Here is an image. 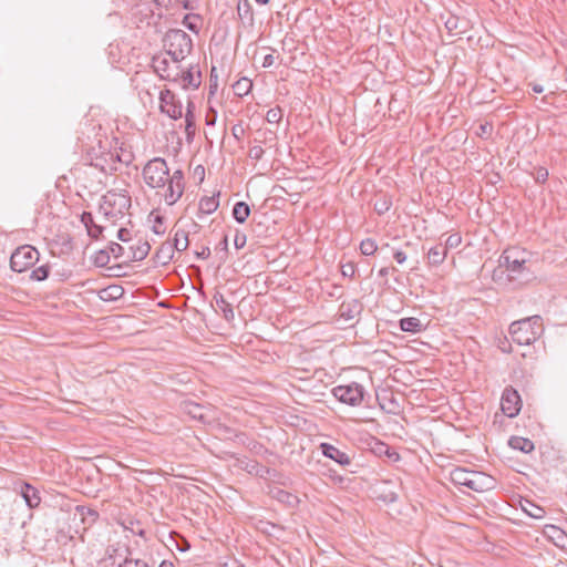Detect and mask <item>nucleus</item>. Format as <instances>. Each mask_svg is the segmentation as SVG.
I'll return each mask as SVG.
<instances>
[{
  "label": "nucleus",
  "instance_id": "1",
  "mask_svg": "<svg viewBox=\"0 0 567 567\" xmlns=\"http://www.w3.org/2000/svg\"><path fill=\"white\" fill-rule=\"evenodd\" d=\"M145 184L153 189H163V197L168 206L174 205L184 194V173L176 169L169 174L167 163L162 157L150 159L142 171Z\"/></svg>",
  "mask_w": 567,
  "mask_h": 567
},
{
  "label": "nucleus",
  "instance_id": "2",
  "mask_svg": "<svg viewBox=\"0 0 567 567\" xmlns=\"http://www.w3.org/2000/svg\"><path fill=\"white\" fill-rule=\"evenodd\" d=\"M530 254L519 247H511L499 257V268H505L509 280L528 279L530 271L527 266Z\"/></svg>",
  "mask_w": 567,
  "mask_h": 567
},
{
  "label": "nucleus",
  "instance_id": "3",
  "mask_svg": "<svg viewBox=\"0 0 567 567\" xmlns=\"http://www.w3.org/2000/svg\"><path fill=\"white\" fill-rule=\"evenodd\" d=\"M164 49L174 63H181L193 50V40L181 29L168 30L163 38Z\"/></svg>",
  "mask_w": 567,
  "mask_h": 567
},
{
  "label": "nucleus",
  "instance_id": "4",
  "mask_svg": "<svg viewBox=\"0 0 567 567\" xmlns=\"http://www.w3.org/2000/svg\"><path fill=\"white\" fill-rule=\"evenodd\" d=\"M543 333V322L539 316L528 317L513 322L509 326V334L514 342L528 346L535 342Z\"/></svg>",
  "mask_w": 567,
  "mask_h": 567
},
{
  "label": "nucleus",
  "instance_id": "5",
  "mask_svg": "<svg viewBox=\"0 0 567 567\" xmlns=\"http://www.w3.org/2000/svg\"><path fill=\"white\" fill-rule=\"evenodd\" d=\"M131 207V196L127 192L107 190L102 196L100 203V212L105 218L116 220L123 217L125 212Z\"/></svg>",
  "mask_w": 567,
  "mask_h": 567
},
{
  "label": "nucleus",
  "instance_id": "6",
  "mask_svg": "<svg viewBox=\"0 0 567 567\" xmlns=\"http://www.w3.org/2000/svg\"><path fill=\"white\" fill-rule=\"evenodd\" d=\"M451 481L455 485L466 486L475 492H484L492 488L493 480L481 472L456 467L450 473Z\"/></svg>",
  "mask_w": 567,
  "mask_h": 567
},
{
  "label": "nucleus",
  "instance_id": "7",
  "mask_svg": "<svg viewBox=\"0 0 567 567\" xmlns=\"http://www.w3.org/2000/svg\"><path fill=\"white\" fill-rule=\"evenodd\" d=\"M39 251L30 245L18 247L11 255L10 268L16 272L25 271L39 260Z\"/></svg>",
  "mask_w": 567,
  "mask_h": 567
},
{
  "label": "nucleus",
  "instance_id": "8",
  "mask_svg": "<svg viewBox=\"0 0 567 567\" xmlns=\"http://www.w3.org/2000/svg\"><path fill=\"white\" fill-rule=\"evenodd\" d=\"M332 393L338 401L351 406H358L363 401L364 388L359 383L352 382L333 388Z\"/></svg>",
  "mask_w": 567,
  "mask_h": 567
},
{
  "label": "nucleus",
  "instance_id": "9",
  "mask_svg": "<svg viewBox=\"0 0 567 567\" xmlns=\"http://www.w3.org/2000/svg\"><path fill=\"white\" fill-rule=\"evenodd\" d=\"M151 66L162 80L174 82L177 80L181 65L174 63L172 59L168 60L165 55L158 54L153 56Z\"/></svg>",
  "mask_w": 567,
  "mask_h": 567
},
{
  "label": "nucleus",
  "instance_id": "10",
  "mask_svg": "<svg viewBox=\"0 0 567 567\" xmlns=\"http://www.w3.org/2000/svg\"><path fill=\"white\" fill-rule=\"evenodd\" d=\"M159 110L172 120H178L183 116L182 102L169 89H164L159 93Z\"/></svg>",
  "mask_w": 567,
  "mask_h": 567
},
{
  "label": "nucleus",
  "instance_id": "11",
  "mask_svg": "<svg viewBox=\"0 0 567 567\" xmlns=\"http://www.w3.org/2000/svg\"><path fill=\"white\" fill-rule=\"evenodd\" d=\"M439 384L437 380L427 379V416L433 420L440 419L447 410V399L444 394L436 398L430 395V391H435V385Z\"/></svg>",
  "mask_w": 567,
  "mask_h": 567
},
{
  "label": "nucleus",
  "instance_id": "12",
  "mask_svg": "<svg viewBox=\"0 0 567 567\" xmlns=\"http://www.w3.org/2000/svg\"><path fill=\"white\" fill-rule=\"evenodd\" d=\"M202 71L198 64H190L187 69L179 66L177 80L174 83L181 84L184 90H197L202 84Z\"/></svg>",
  "mask_w": 567,
  "mask_h": 567
},
{
  "label": "nucleus",
  "instance_id": "13",
  "mask_svg": "<svg viewBox=\"0 0 567 567\" xmlns=\"http://www.w3.org/2000/svg\"><path fill=\"white\" fill-rule=\"evenodd\" d=\"M501 408L507 416H516L520 411V398L518 392L513 388H506L501 399Z\"/></svg>",
  "mask_w": 567,
  "mask_h": 567
},
{
  "label": "nucleus",
  "instance_id": "14",
  "mask_svg": "<svg viewBox=\"0 0 567 567\" xmlns=\"http://www.w3.org/2000/svg\"><path fill=\"white\" fill-rule=\"evenodd\" d=\"M14 491L18 492L24 499L29 508H35L41 503V497L38 488L27 482H19L14 484Z\"/></svg>",
  "mask_w": 567,
  "mask_h": 567
},
{
  "label": "nucleus",
  "instance_id": "15",
  "mask_svg": "<svg viewBox=\"0 0 567 567\" xmlns=\"http://www.w3.org/2000/svg\"><path fill=\"white\" fill-rule=\"evenodd\" d=\"M320 450L326 457L333 460L341 466H347L351 463V458L346 452L339 450L330 443H321Z\"/></svg>",
  "mask_w": 567,
  "mask_h": 567
},
{
  "label": "nucleus",
  "instance_id": "16",
  "mask_svg": "<svg viewBox=\"0 0 567 567\" xmlns=\"http://www.w3.org/2000/svg\"><path fill=\"white\" fill-rule=\"evenodd\" d=\"M97 511L82 505H78L75 507L73 522H81L84 525L83 529L91 527L97 520Z\"/></svg>",
  "mask_w": 567,
  "mask_h": 567
},
{
  "label": "nucleus",
  "instance_id": "17",
  "mask_svg": "<svg viewBox=\"0 0 567 567\" xmlns=\"http://www.w3.org/2000/svg\"><path fill=\"white\" fill-rule=\"evenodd\" d=\"M116 162H122L118 155H114L112 153H102L101 156L95 157L91 165L104 173H107L117 169L115 166Z\"/></svg>",
  "mask_w": 567,
  "mask_h": 567
},
{
  "label": "nucleus",
  "instance_id": "18",
  "mask_svg": "<svg viewBox=\"0 0 567 567\" xmlns=\"http://www.w3.org/2000/svg\"><path fill=\"white\" fill-rule=\"evenodd\" d=\"M378 402L380 408L389 414L398 415L401 412V404L393 393L379 395Z\"/></svg>",
  "mask_w": 567,
  "mask_h": 567
},
{
  "label": "nucleus",
  "instance_id": "19",
  "mask_svg": "<svg viewBox=\"0 0 567 567\" xmlns=\"http://www.w3.org/2000/svg\"><path fill=\"white\" fill-rule=\"evenodd\" d=\"M185 133L188 141H192L196 134L195 103L190 100L186 106Z\"/></svg>",
  "mask_w": 567,
  "mask_h": 567
},
{
  "label": "nucleus",
  "instance_id": "20",
  "mask_svg": "<svg viewBox=\"0 0 567 567\" xmlns=\"http://www.w3.org/2000/svg\"><path fill=\"white\" fill-rule=\"evenodd\" d=\"M80 219L81 223L85 226L87 235L91 238L97 239L102 235L103 227L95 224L93 215L90 212H83Z\"/></svg>",
  "mask_w": 567,
  "mask_h": 567
},
{
  "label": "nucleus",
  "instance_id": "21",
  "mask_svg": "<svg viewBox=\"0 0 567 567\" xmlns=\"http://www.w3.org/2000/svg\"><path fill=\"white\" fill-rule=\"evenodd\" d=\"M237 14L243 24L252 27L254 25V10L248 0H239L237 4Z\"/></svg>",
  "mask_w": 567,
  "mask_h": 567
},
{
  "label": "nucleus",
  "instance_id": "22",
  "mask_svg": "<svg viewBox=\"0 0 567 567\" xmlns=\"http://www.w3.org/2000/svg\"><path fill=\"white\" fill-rule=\"evenodd\" d=\"M270 495L272 498L290 507H295L299 503V499L295 494L279 487L271 488Z\"/></svg>",
  "mask_w": 567,
  "mask_h": 567
},
{
  "label": "nucleus",
  "instance_id": "23",
  "mask_svg": "<svg viewBox=\"0 0 567 567\" xmlns=\"http://www.w3.org/2000/svg\"><path fill=\"white\" fill-rule=\"evenodd\" d=\"M389 482H383L379 486L375 487L374 493L378 499H381L385 503H393L398 498V494L395 491L390 488Z\"/></svg>",
  "mask_w": 567,
  "mask_h": 567
},
{
  "label": "nucleus",
  "instance_id": "24",
  "mask_svg": "<svg viewBox=\"0 0 567 567\" xmlns=\"http://www.w3.org/2000/svg\"><path fill=\"white\" fill-rule=\"evenodd\" d=\"M131 256L127 257V261H141L146 258L151 250V246L147 241H138L136 246H131Z\"/></svg>",
  "mask_w": 567,
  "mask_h": 567
},
{
  "label": "nucleus",
  "instance_id": "25",
  "mask_svg": "<svg viewBox=\"0 0 567 567\" xmlns=\"http://www.w3.org/2000/svg\"><path fill=\"white\" fill-rule=\"evenodd\" d=\"M508 445L514 449L518 450L523 453H530L534 451L535 445L529 439H525L522 436H512L508 441Z\"/></svg>",
  "mask_w": 567,
  "mask_h": 567
},
{
  "label": "nucleus",
  "instance_id": "26",
  "mask_svg": "<svg viewBox=\"0 0 567 567\" xmlns=\"http://www.w3.org/2000/svg\"><path fill=\"white\" fill-rule=\"evenodd\" d=\"M231 214L237 223L244 224L250 215V207L246 202H237Z\"/></svg>",
  "mask_w": 567,
  "mask_h": 567
},
{
  "label": "nucleus",
  "instance_id": "27",
  "mask_svg": "<svg viewBox=\"0 0 567 567\" xmlns=\"http://www.w3.org/2000/svg\"><path fill=\"white\" fill-rule=\"evenodd\" d=\"M171 245L173 246V250H186L189 245L188 233L182 229H177L174 235L173 244Z\"/></svg>",
  "mask_w": 567,
  "mask_h": 567
},
{
  "label": "nucleus",
  "instance_id": "28",
  "mask_svg": "<svg viewBox=\"0 0 567 567\" xmlns=\"http://www.w3.org/2000/svg\"><path fill=\"white\" fill-rule=\"evenodd\" d=\"M252 89V81L248 78H241L233 84L235 95L243 97Z\"/></svg>",
  "mask_w": 567,
  "mask_h": 567
},
{
  "label": "nucleus",
  "instance_id": "29",
  "mask_svg": "<svg viewBox=\"0 0 567 567\" xmlns=\"http://www.w3.org/2000/svg\"><path fill=\"white\" fill-rule=\"evenodd\" d=\"M446 254V246H443V244H439L434 247H431L430 250H427V259L436 265L444 260Z\"/></svg>",
  "mask_w": 567,
  "mask_h": 567
},
{
  "label": "nucleus",
  "instance_id": "30",
  "mask_svg": "<svg viewBox=\"0 0 567 567\" xmlns=\"http://www.w3.org/2000/svg\"><path fill=\"white\" fill-rule=\"evenodd\" d=\"M219 206V200L216 196L204 197L199 202V212L203 214H213L217 210Z\"/></svg>",
  "mask_w": 567,
  "mask_h": 567
},
{
  "label": "nucleus",
  "instance_id": "31",
  "mask_svg": "<svg viewBox=\"0 0 567 567\" xmlns=\"http://www.w3.org/2000/svg\"><path fill=\"white\" fill-rule=\"evenodd\" d=\"M523 511L533 518H543L545 516V509L529 501H526L525 505H522Z\"/></svg>",
  "mask_w": 567,
  "mask_h": 567
},
{
  "label": "nucleus",
  "instance_id": "32",
  "mask_svg": "<svg viewBox=\"0 0 567 567\" xmlns=\"http://www.w3.org/2000/svg\"><path fill=\"white\" fill-rule=\"evenodd\" d=\"M422 327V323L419 319L410 317L403 318L400 320V328L406 332H415L419 331Z\"/></svg>",
  "mask_w": 567,
  "mask_h": 567
},
{
  "label": "nucleus",
  "instance_id": "33",
  "mask_svg": "<svg viewBox=\"0 0 567 567\" xmlns=\"http://www.w3.org/2000/svg\"><path fill=\"white\" fill-rule=\"evenodd\" d=\"M120 567H151V566L143 559L133 557L132 550L127 549V554H126L123 563L120 564Z\"/></svg>",
  "mask_w": 567,
  "mask_h": 567
},
{
  "label": "nucleus",
  "instance_id": "34",
  "mask_svg": "<svg viewBox=\"0 0 567 567\" xmlns=\"http://www.w3.org/2000/svg\"><path fill=\"white\" fill-rule=\"evenodd\" d=\"M50 270H51V268L48 264L42 265L31 271L30 279L35 280V281L45 280L50 275Z\"/></svg>",
  "mask_w": 567,
  "mask_h": 567
},
{
  "label": "nucleus",
  "instance_id": "35",
  "mask_svg": "<svg viewBox=\"0 0 567 567\" xmlns=\"http://www.w3.org/2000/svg\"><path fill=\"white\" fill-rule=\"evenodd\" d=\"M173 246L171 244L163 245L156 252V257L163 265L167 264L173 258Z\"/></svg>",
  "mask_w": 567,
  "mask_h": 567
},
{
  "label": "nucleus",
  "instance_id": "36",
  "mask_svg": "<svg viewBox=\"0 0 567 567\" xmlns=\"http://www.w3.org/2000/svg\"><path fill=\"white\" fill-rule=\"evenodd\" d=\"M110 260H111V256H110V251L107 249L99 250L93 257V262L97 267L107 266L110 264Z\"/></svg>",
  "mask_w": 567,
  "mask_h": 567
},
{
  "label": "nucleus",
  "instance_id": "37",
  "mask_svg": "<svg viewBox=\"0 0 567 567\" xmlns=\"http://www.w3.org/2000/svg\"><path fill=\"white\" fill-rule=\"evenodd\" d=\"M378 249L375 241L371 238L363 239L360 244V251L364 256L373 255Z\"/></svg>",
  "mask_w": 567,
  "mask_h": 567
},
{
  "label": "nucleus",
  "instance_id": "38",
  "mask_svg": "<svg viewBox=\"0 0 567 567\" xmlns=\"http://www.w3.org/2000/svg\"><path fill=\"white\" fill-rule=\"evenodd\" d=\"M282 115H284L282 110L279 106H276V107L268 110V112L266 114V121L271 124H277L281 121Z\"/></svg>",
  "mask_w": 567,
  "mask_h": 567
},
{
  "label": "nucleus",
  "instance_id": "39",
  "mask_svg": "<svg viewBox=\"0 0 567 567\" xmlns=\"http://www.w3.org/2000/svg\"><path fill=\"white\" fill-rule=\"evenodd\" d=\"M391 205V200H389L386 197H383L374 203V209L379 215H382L390 209Z\"/></svg>",
  "mask_w": 567,
  "mask_h": 567
},
{
  "label": "nucleus",
  "instance_id": "40",
  "mask_svg": "<svg viewBox=\"0 0 567 567\" xmlns=\"http://www.w3.org/2000/svg\"><path fill=\"white\" fill-rule=\"evenodd\" d=\"M357 266L353 261L341 264V274L343 277L353 278Z\"/></svg>",
  "mask_w": 567,
  "mask_h": 567
},
{
  "label": "nucleus",
  "instance_id": "41",
  "mask_svg": "<svg viewBox=\"0 0 567 567\" xmlns=\"http://www.w3.org/2000/svg\"><path fill=\"white\" fill-rule=\"evenodd\" d=\"M107 250L110 251V256L113 255L115 259H120L125 252V248L117 243H111Z\"/></svg>",
  "mask_w": 567,
  "mask_h": 567
},
{
  "label": "nucleus",
  "instance_id": "42",
  "mask_svg": "<svg viewBox=\"0 0 567 567\" xmlns=\"http://www.w3.org/2000/svg\"><path fill=\"white\" fill-rule=\"evenodd\" d=\"M198 16L196 14H186L183 20V24L190 31L197 33L198 32V25L193 21L196 20Z\"/></svg>",
  "mask_w": 567,
  "mask_h": 567
},
{
  "label": "nucleus",
  "instance_id": "43",
  "mask_svg": "<svg viewBox=\"0 0 567 567\" xmlns=\"http://www.w3.org/2000/svg\"><path fill=\"white\" fill-rule=\"evenodd\" d=\"M216 302H217L218 306H220L223 308V311L225 313V318H228L229 316L234 317L233 307H231V305L229 302L226 301L224 296H220L219 299H216Z\"/></svg>",
  "mask_w": 567,
  "mask_h": 567
},
{
  "label": "nucleus",
  "instance_id": "44",
  "mask_svg": "<svg viewBox=\"0 0 567 567\" xmlns=\"http://www.w3.org/2000/svg\"><path fill=\"white\" fill-rule=\"evenodd\" d=\"M152 229L156 235H163L165 233L163 216H161V215L155 216L154 225H153Z\"/></svg>",
  "mask_w": 567,
  "mask_h": 567
},
{
  "label": "nucleus",
  "instance_id": "45",
  "mask_svg": "<svg viewBox=\"0 0 567 567\" xmlns=\"http://www.w3.org/2000/svg\"><path fill=\"white\" fill-rule=\"evenodd\" d=\"M216 121H217V111L213 106H209L207 109V112L205 115V124L207 126H214L216 124Z\"/></svg>",
  "mask_w": 567,
  "mask_h": 567
},
{
  "label": "nucleus",
  "instance_id": "46",
  "mask_svg": "<svg viewBox=\"0 0 567 567\" xmlns=\"http://www.w3.org/2000/svg\"><path fill=\"white\" fill-rule=\"evenodd\" d=\"M247 243V236L245 233H241L239 230L236 231L235 238H234V245L237 249H241L245 247Z\"/></svg>",
  "mask_w": 567,
  "mask_h": 567
},
{
  "label": "nucleus",
  "instance_id": "47",
  "mask_svg": "<svg viewBox=\"0 0 567 567\" xmlns=\"http://www.w3.org/2000/svg\"><path fill=\"white\" fill-rule=\"evenodd\" d=\"M265 154L264 148L260 145H255L249 148L248 156L255 161H259Z\"/></svg>",
  "mask_w": 567,
  "mask_h": 567
},
{
  "label": "nucleus",
  "instance_id": "48",
  "mask_svg": "<svg viewBox=\"0 0 567 567\" xmlns=\"http://www.w3.org/2000/svg\"><path fill=\"white\" fill-rule=\"evenodd\" d=\"M461 244V237L460 235L457 234H453V235H450L446 240H445V244L443 246H446V251L450 249V248H455L457 247L458 245Z\"/></svg>",
  "mask_w": 567,
  "mask_h": 567
},
{
  "label": "nucleus",
  "instance_id": "49",
  "mask_svg": "<svg viewBox=\"0 0 567 567\" xmlns=\"http://www.w3.org/2000/svg\"><path fill=\"white\" fill-rule=\"evenodd\" d=\"M548 178V171L545 167H538L535 173V179L538 183H545Z\"/></svg>",
  "mask_w": 567,
  "mask_h": 567
},
{
  "label": "nucleus",
  "instance_id": "50",
  "mask_svg": "<svg viewBox=\"0 0 567 567\" xmlns=\"http://www.w3.org/2000/svg\"><path fill=\"white\" fill-rule=\"evenodd\" d=\"M216 250L223 251L224 254H227L228 251V238L227 235H224L221 240L216 246Z\"/></svg>",
  "mask_w": 567,
  "mask_h": 567
},
{
  "label": "nucleus",
  "instance_id": "51",
  "mask_svg": "<svg viewBox=\"0 0 567 567\" xmlns=\"http://www.w3.org/2000/svg\"><path fill=\"white\" fill-rule=\"evenodd\" d=\"M117 238L124 243L131 239L130 230L126 228H120L117 231Z\"/></svg>",
  "mask_w": 567,
  "mask_h": 567
},
{
  "label": "nucleus",
  "instance_id": "52",
  "mask_svg": "<svg viewBox=\"0 0 567 567\" xmlns=\"http://www.w3.org/2000/svg\"><path fill=\"white\" fill-rule=\"evenodd\" d=\"M210 256V248L208 246L203 247L199 251H196L198 259H207Z\"/></svg>",
  "mask_w": 567,
  "mask_h": 567
},
{
  "label": "nucleus",
  "instance_id": "53",
  "mask_svg": "<svg viewBox=\"0 0 567 567\" xmlns=\"http://www.w3.org/2000/svg\"><path fill=\"white\" fill-rule=\"evenodd\" d=\"M220 567H245L240 561L235 558H230L225 561Z\"/></svg>",
  "mask_w": 567,
  "mask_h": 567
},
{
  "label": "nucleus",
  "instance_id": "54",
  "mask_svg": "<svg viewBox=\"0 0 567 567\" xmlns=\"http://www.w3.org/2000/svg\"><path fill=\"white\" fill-rule=\"evenodd\" d=\"M275 63V56L270 53L264 56L262 66L270 68Z\"/></svg>",
  "mask_w": 567,
  "mask_h": 567
},
{
  "label": "nucleus",
  "instance_id": "55",
  "mask_svg": "<svg viewBox=\"0 0 567 567\" xmlns=\"http://www.w3.org/2000/svg\"><path fill=\"white\" fill-rule=\"evenodd\" d=\"M393 257H394L395 261H396L398 264H400V265H401V264H403V262L406 260V255H405V252H403V251H401V250L395 251V252H394V255H393Z\"/></svg>",
  "mask_w": 567,
  "mask_h": 567
},
{
  "label": "nucleus",
  "instance_id": "56",
  "mask_svg": "<svg viewBox=\"0 0 567 567\" xmlns=\"http://www.w3.org/2000/svg\"><path fill=\"white\" fill-rule=\"evenodd\" d=\"M396 269L394 267H383L379 270V276L381 278L386 277L390 272L395 271Z\"/></svg>",
  "mask_w": 567,
  "mask_h": 567
},
{
  "label": "nucleus",
  "instance_id": "57",
  "mask_svg": "<svg viewBox=\"0 0 567 567\" xmlns=\"http://www.w3.org/2000/svg\"><path fill=\"white\" fill-rule=\"evenodd\" d=\"M231 133L238 140L239 138V133H243V128L237 126V125H235L231 128Z\"/></svg>",
  "mask_w": 567,
  "mask_h": 567
},
{
  "label": "nucleus",
  "instance_id": "58",
  "mask_svg": "<svg viewBox=\"0 0 567 567\" xmlns=\"http://www.w3.org/2000/svg\"><path fill=\"white\" fill-rule=\"evenodd\" d=\"M154 2L159 7L167 8L172 3V0H154Z\"/></svg>",
  "mask_w": 567,
  "mask_h": 567
},
{
  "label": "nucleus",
  "instance_id": "59",
  "mask_svg": "<svg viewBox=\"0 0 567 567\" xmlns=\"http://www.w3.org/2000/svg\"><path fill=\"white\" fill-rule=\"evenodd\" d=\"M533 91L535 93H543L544 92V87L540 84H533Z\"/></svg>",
  "mask_w": 567,
  "mask_h": 567
},
{
  "label": "nucleus",
  "instance_id": "60",
  "mask_svg": "<svg viewBox=\"0 0 567 567\" xmlns=\"http://www.w3.org/2000/svg\"><path fill=\"white\" fill-rule=\"evenodd\" d=\"M158 567H175L172 561L163 560Z\"/></svg>",
  "mask_w": 567,
  "mask_h": 567
},
{
  "label": "nucleus",
  "instance_id": "61",
  "mask_svg": "<svg viewBox=\"0 0 567 567\" xmlns=\"http://www.w3.org/2000/svg\"><path fill=\"white\" fill-rule=\"evenodd\" d=\"M189 413H192L194 417H199V419L203 417L202 414H197V411L189 410Z\"/></svg>",
  "mask_w": 567,
  "mask_h": 567
},
{
  "label": "nucleus",
  "instance_id": "62",
  "mask_svg": "<svg viewBox=\"0 0 567 567\" xmlns=\"http://www.w3.org/2000/svg\"><path fill=\"white\" fill-rule=\"evenodd\" d=\"M197 171H200L202 174H204L205 169L202 165H198L196 168H195V173H197Z\"/></svg>",
  "mask_w": 567,
  "mask_h": 567
},
{
  "label": "nucleus",
  "instance_id": "63",
  "mask_svg": "<svg viewBox=\"0 0 567 567\" xmlns=\"http://www.w3.org/2000/svg\"><path fill=\"white\" fill-rule=\"evenodd\" d=\"M137 534H138L141 537H145L146 532H145L144 529H140V530L137 532Z\"/></svg>",
  "mask_w": 567,
  "mask_h": 567
},
{
  "label": "nucleus",
  "instance_id": "64",
  "mask_svg": "<svg viewBox=\"0 0 567 567\" xmlns=\"http://www.w3.org/2000/svg\"><path fill=\"white\" fill-rule=\"evenodd\" d=\"M256 1L260 4H267L269 2V0H256Z\"/></svg>",
  "mask_w": 567,
  "mask_h": 567
}]
</instances>
